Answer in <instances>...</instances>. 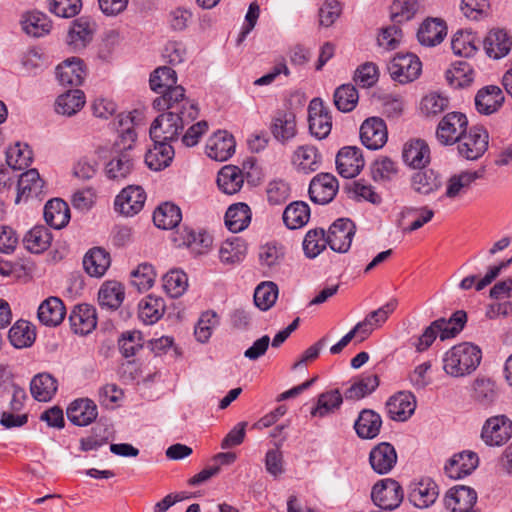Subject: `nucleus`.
<instances>
[{
    "label": "nucleus",
    "mask_w": 512,
    "mask_h": 512,
    "mask_svg": "<svg viewBox=\"0 0 512 512\" xmlns=\"http://www.w3.org/2000/svg\"><path fill=\"white\" fill-rule=\"evenodd\" d=\"M482 359L480 348L469 342L459 343L447 350L442 358L444 372L454 378L473 373Z\"/></svg>",
    "instance_id": "nucleus-1"
},
{
    "label": "nucleus",
    "mask_w": 512,
    "mask_h": 512,
    "mask_svg": "<svg viewBox=\"0 0 512 512\" xmlns=\"http://www.w3.org/2000/svg\"><path fill=\"white\" fill-rule=\"evenodd\" d=\"M136 132L131 127L124 129L116 142L119 152L105 165L106 176L113 181L126 179L134 169V158L130 153L132 144L136 140Z\"/></svg>",
    "instance_id": "nucleus-2"
},
{
    "label": "nucleus",
    "mask_w": 512,
    "mask_h": 512,
    "mask_svg": "<svg viewBox=\"0 0 512 512\" xmlns=\"http://www.w3.org/2000/svg\"><path fill=\"white\" fill-rule=\"evenodd\" d=\"M161 93L162 95L153 101L154 108L185 115L188 120L197 118L198 107L185 97V89L182 86L176 85Z\"/></svg>",
    "instance_id": "nucleus-3"
},
{
    "label": "nucleus",
    "mask_w": 512,
    "mask_h": 512,
    "mask_svg": "<svg viewBox=\"0 0 512 512\" xmlns=\"http://www.w3.org/2000/svg\"><path fill=\"white\" fill-rule=\"evenodd\" d=\"M192 121L182 114L162 113L152 122L149 131L150 137L152 141L172 142L177 140L184 126Z\"/></svg>",
    "instance_id": "nucleus-4"
},
{
    "label": "nucleus",
    "mask_w": 512,
    "mask_h": 512,
    "mask_svg": "<svg viewBox=\"0 0 512 512\" xmlns=\"http://www.w3.org/2000/svg\"><path fill=\"white\" fill-rule=\"evenodd\" d=\"M488 132L483 127H471L456 143L461 157L467 160H477L488 148Z\"/></svg>",
    "instance_id": "nucleus-5"
},
{
    "label": "nucleus",
    "mask_w": 512,
    "mask_h": 512,
    "mask_svg": "<svg viewBox=\"0 0 512 512\" xmlns=\"http://www.w3.org/2000/svg\"><path fill=\"white\" fill-rule=\"evenodd\" d=\"M388 71L393 80L404 84L419 77L422 71V63L415 54H397L389 62Z\"/></svg>",
    "instance_id": "nucleus-6"
},
{
    "label": "nucleus",
    "mask_w": 512,
    "mask_h": 512,
    "mask_svg": "<svg viewBox=\"0 0 512 512\" xmlns=\"http://www.w3.org/2000/svg\"><path fill=\"white\" fill-rule=\"evenodd\" d=\"M371 497L375 505L382 510H394L401 504L404 493L396 480L387 478L373 486Z\"/></svg>",
    "instance_id": "nucleus-7"
},
{
    "label": "nucleus",
    "mask_w": 512,
    "mask_h": 512,
    "mask_svg": "<svg viewBox=\"0 0 512 512\" xmlns=\"http://www.w3.org/2000/svg\"><path fill=\"white\" fill-rule=\"evenodd\" d=\"M468 120L461 112L446 114L439 122L436 137L443 145L455 144L467 132Z\"/></svg>",
    "instance_id": "nucleus-8"
},
{
    "label": "nucleus",
    "mask_w": 512,
    "mask_h": 512,
    "mask_svg": "<svg viewBox=\"0 0 512 512\" xmlns=\"http://www.w3.org/2000/svg\"><path fill=\"white\" fill-rule=\"evenodd\" d=\"M309 130L317 139H325L332 129V117L328 108L319 98L311 100L308 106Z\"/></svg>",
    "instance_id": "nucleus-9"
},
{
    "label": "nucleus",
    "mask_w": 512,
    "mask_h": 512,
    "mask_svg": "<svg viewBox=\"0 0 512 512\" xmlns=\"http://www.w3.org/2000/svg\"><path fill=\"white\" fill-rule=\"evenodd\" d=\"M269 129L277 142L283 145L289 143L298 133L295 113L287 109L277 110L272 116Z\"/></svg>",
    "instance_id": "nucleus-10"
},
{
    "label": "nucleus",
    "mask_w": 512,
    "mask_h": 512,
    "mask_svg": "<svg viewBox=\"0 0 512 512\" xmlns=\"http://www.w3.org/2000/svg\"><path fill=\"white\" fill-rule=\"evenodd\" d=\"M512 436V421L504 415L494 416L486 420L481 438L489 446H501Z\"/></svg>",
    "instance_id": "nucleus-11"
},
{
    "label": "nucleus",
    "mask_w": 512,
    "mask_h": 512,
    "mask_svg": "<svg viewBox=\"0 0 512 512\" xmlns=\"http://www.w3.org/2000/svg\"><path fill=\"white\" fill-rule=\"evenodd\" d=\"M355 229V224L350 219H337L330 226L327 234L330 248L339 253L347 252L351 246Z\"/></svg>",
    "instance_id": "nucleus-12"
},
{
    "label": "nucleus",
    "mask_w": 512,
    "mask_h": 512,
    "mask_svg": "<svg viewBox=\"0 0 512 512\" xmlns=\"http://www.w3.org/2000/svg\"><path fill=\"white\" fill-rule=\"evenodd\" d=\"M388 132L383 119L371 117L366 119L360 127L362 144L370 150H378L387 142Z\"/></svg>",
    "instance_id": "nucleus-13"
},
{
    "label": "nucleus",
    "mask_w": 512,
    "mask_h": 512,
    "mask_svg": "<svg viewBox=\"0 0 512 512\" xmlns=\"http://www.w3.org/2000/svg\"><path fill=\"white\" fill-rule=\"evenodd\" d=\"M338 188V181L334 175L330 173H320L310 182L309 196L312 202L324 205L334 199Z\"/></svg>",
    "instance_id": "nucleus-14"
},
{
    "label": "nucleus",
    "mask_w": 512,
    "mask_h": 512,
    "mask_svg": "<svg viewBox=\"0 0 512 512\" xmlns=\"http://www.w3.org/2000/svg\"><path fill=\"white\" fill-rule=\"evenodd\" d=\"M476 501V491L467 486L450 488L444 497V505L449 512H473Z\"/></svg>",
    "instance_id": "nucleus-15"
},
{
    "label": "nucleus",
    "mask_w": 512,
    "mask_h": 512,
    "mask_svg": "<svg viewBox=\"0 0 512 512\" xmlns=\"http://www.w3.org/2000/svg\"><path fill=\"white\" fill-rule=\"evenodd\" d=\"M146 193L141 186L124 188L115 199V209L126 216L140 212L145 204Z\"/></svg>",
    "instance_id": "nucleus-16"
},
{
    "label": "nucleus",
    "mask_w": 512,
    "mask_h": 512,
    "mask_svg": "<svg viewBox=\"0 0 512 512\" xmlns=\"http://www.w3.org/2000/svg\"><path fill=\"white\" fill-rule=\"evenodd\" d=\"M338 173L344 178L357 176L364 167L361 150L357 147H343L336 156Z\"/></svg>",
    "instance_id": "nucleus-17"
},
{
    "label": "nucleus",
    "mask_w": 512,
    "mask_h": 512,
    "mask_svg": "<svg viewBox=\"0 0 512 512\" xmlns=\"http://www.w3.org/2000/svg\"><path fill=\"white\" fill-rule=\"evenodd\" d=\"M483 48L489 58L498 60L510 52L512 37L505 29H491L483 40Z\"/></svg>",
    "instance_id": "nucleus-18"
},
{
    "label": "nucleus",
    "mask_w": 512,
    "mask_h": 512,
    "mask_svg": "<svg viewBox=\"0 0 512 512\" xmlns=\"http://www.w3.org/2000/svg\"><path fill=\"white\" fill-rule=\"evenodd\" d=\"M369 462L376 473L380 475L389 473L397 463L394 446L388 442L379 443L370 451Z\"/></svg>",
    "instance_id": "nucleus-19"
},
{
    "label": "nucleus",
    "mask_w": 512,
    "mask_h": 512,
    "mask_svg": "<svg viewBox=\"0 0 512 512\" xmlns=\"http://www.w3.org/2000/svg\"><path fill=\"white\" fill-rule=\"evenodd\" d=\"M234 137L227 131H218L214 133L207 141L206 153L216 161H226L235 152Z\"/></svg>",
    "instance_id": "nucleus-20"
},
{
    "label": "nucleus",
    "mask_w": 512,
    "mask_h": 512,
    "mask_svg": "<svg viewBox=\"0 0 512 512\" xmlns=\"http://www.w3.org/2000/svg\"><path fill=\"white\" fill-rule=\"evenodd\" d=\"M478 455L473 451L454 454L445 465V472L451 479H460L470 475L478 466Z\"/></svg>",
    "instance_id": "nucleus-21"
},
{
    "label": "nucleus",
    "mask_w": 512,
    "mask_h": 512,
    "mask_svg": "<svg viewBox=\"0 0 512 512\" xmlns=\"http://www.w3.org/2000/svg\"><path fill=\"white\" fill-rule=\"evenodd\" d=\"M44 181L40 178L36 169H30L22 173L18 180L16 203L29 199H37L43 193Z\"/></svg>",
    "instance_id": "nucleus-22"
},
{
    "label": "nucleus",
    "mask_w": 512,
    "mask_h": 512,
    "mask_svg": "<svg viewBox=\"0 0 512 512\" xmlns=\"http://www.w3.org/2000/svg\"><path fill=\"white\" fill-rule=\"evenodd\" d=\"M439 495L437 484L430 478H422L411 485L409 500L418 508L432 505Z\"/></svg>",
    "instance_id": "nucleus-23"
},
{
    "label": "nucleus",
    "mask_w": 512,
    "mask_h": 512,
    "mask_svg": "<svg viewBox=\"0 0 512 512\" xmlns=\"http://www.w3.org/2000/svg\"><path fill=\"white\" fill-rule=\"evenodd\" d=\"M69 321L74 333L87 335L96 328V310L88 304L78 305L71 312Z\"/></svg>",
    "instance_id": "nucleus-24"
},
{
    "label": "nucleus",
    "mask_w": 512,
    "mask_h": 512,
    "mask_svg": "<svg viewBox=\"0 0 512 512\" xmlns=\"http://www.w3.org/2000/svg\"><path fill=\"white\" fill-rule=\"evenodd\" d=\"M416 401L411 393L399 392L389 398L386 410L389 417L396 421L407 420L415 411Z\"/></svg>",
    "instance_id": "nucleus-25"
},
{
    "label": "nucleus",
    "mask_w": 512,
    "mask_h": 512,
    "mask_svg": "<svg viewBox=\"0 0 512 512\" xmlns=\"http://www.w3.org/2000/svg\"><path fill=\"white\" fill-rule=\"evenodd\" d=\"M98 415L96 404L88 399H77L67 408V417L70 422L77 426L91 424Z\"/></svg>",
    "instance_id": "nucleus-26"
},
{
    "label": "nucleus",
    "mask_w": 512,
    "mask_h": 512,
    "mask_svg": "<svg viewBox=\"0 0 512 512\" xmlns=\"http://www.w3.org/2000/svg\"><path fill=\"white\" fill-rule=\"evenodd\" d=\"M504 94L499 86L489 85L478 91L475 96V106L482 114L496 112L504 102Z\"/></svg>",
    "instance_id": "nucleus-27"
},
{
    "label": "nucleus",
    "mask_w": 512,
    "mask_h": 512,
    "mask_svg": "<svg viewBox=\"0 0 512 512\" xmlns=\"http://www.w3.org/2000/svg\"><path fill=\"white\" fill-rule=\"evenodd\" d=\"M56 75L61 85L79 86L84 81L86 71L81 59L71 58L57 66Z\"/></svg>",
    "instance_id": "nucleus-28"
},
{
    "label": "nucleus",
    "mask_w": 512,
    "mask_h": 512,
    "mask_svg": "<svg viewBox=\"0 0 512 512\" xmlns=\"http://www.w3.org/2000/svg\"><path fill=\"white\" fill-rule=\"evenodd\" d=\"M37 314L42 324L54 327L62 323L66 309L60 298L51 296L40 304Z\"/></svg>",
    "instance_id": "nucleus-29"
},
{
    "label": "nucleus",
    "mask_w": 512,
    "mask_h": 512,
    "mask_svg": "<svg viewBox=\"0 0 512 512\" xmlns=\"http://www.w3.org/2000/svg\"><path fill=\"white\" fill-rule=\"evenodd\" d=\"M402 157L413 168H424L430 162V149L421 139L411 140L404 145Z\"/></svg>",
    "instance_id": "nucleus-30"
},
{
    "label": "nucleus",
    "mask_w": 512,
    "mask_h": 512,
    "mask_svg": "<svg viewBox=\"0 0 512 512\" xmlns=\"http://www.w3.org/2000/svg\"><path fill=\"white\" fill-rule=\"evenodd\" d=\"M153 142V147L145 155V163L150 169L159 171L170 165L174 157V149L170 142Z\"/></svg>",
    "instance_id": "nucleus-31"
},
{
    "label": "nucleus",
    "mask_w": 512,
    "mask_h": 512,
    "mask_svg": "<svg viewBox=\"0 0 512 512\" xmlns=\"http://www.w3.org/2000/svg\"><path fill=\"white\" fill-rule=\"evenodd\" d=\"M110 254L101 247L90 249L83 258V267L92 277H102L110 267Z\"/></svg>",
    "instance_id": "nucleus-32"
},
{
    "label": "nucleus",
    "mask_w": 512,
    "mask_h": 512,
    "mask_svg": "<svg viewBox=\"0 0 512 512\" xmlns=\"http://www.w3.org/2000/svg\"><path fill=\"white\" fill-rule=\"evenodd\" d=\"M447 34V27L440 19H426L418 29L417 38L422 45L431 47L440 44Z\"/></svg>",
    "instance_id": "nucleus-33"
},
{
    "label": "nucleus",
    "mask_w": 512,
    "mask_h": 512,
    "mask_svg": "<svg viewBox=\"0 0 512 512\" xmlns=\"http://www.w3.org/2000/svg\"><path fill=\"white\" fill-rule=\"evenodd\" d=\"M466 322V312L458 310L449 319L439 318L433 321V327L436 328L440 340L444 341L456 337L463 330Z\"/></svg>",
    "instance_id": "nucleus-34"
},
{
    "label": "nucleus",
    "mask_w": 512,
    "mask_h": 512,
    "mask_svg": "<svg viewBox=\"0 0 512 512\" xmlns=\"http://www.w3.org/2000/svg\"><path fill=\"white\" fill-rule=\"evenodd\" d=\"M44 219L54 229L65 227L70 220V209L62 199L49 200L44 207Z\"/></svg>",
    "instance_id": "nucleus-35"
},
{
    "label": "nucleus",
    "mask_w": 512,
    "mask_h": 512,
    "mask_svg": "<svg viewBox=\"0 0 512 512\" xmlns=\"http://www.w3.org/2000/svg\"><path fill=\"white\" fill-rule=\"evenodd\" d=\"M292 163L303 173H311L319 169L321 156L312 145L299 146L293 153Z\"/></svg>",
    "instance_id": "nucleus-36"
},
{
    "label": "nucleus",
    "mask_w": 512,
    "mask_h": 512,
    "mask_svg": "<svg viewBox=\"0 0 512 512\" xmlns=\"http://www.w3.org/2000/svg\"><path fill=\"white\" fill-rule=\"evenodd\" d=\"M381 426L380 415L369 409H364L354 424L357 435L362 439L375 438L379 434Z\"/></svg>",
    "instance_id": "nucleus-37"
},
{
    "label": "nucleus",
    "mask_w": 512,
    "mask_h": 512,
    "mask_svg": "<svg viewBox=\"0 0 512 512\" xmlns=\"http://www.w3.org/2000/svg\"><path fill=\"white\" fill-rule=\"evenodd\" d=\"M57 380L49 373H39L30 383V391L33 398L40 402L52 399L57 391Z\"/></svg>",
    "instance_id": "nucleus-38"
},
{
    "label": "nucleus",
    "mask_w": 512,
    "mask_h": 512,
    "mask_svg": "<svg viewBox=\"0 0 512 512\" xmlns=\"http://www.w3.org/2000/svg\"><path fill=\"white\" fill-rule=\"evenodd\" d=\"M125 297L124 287L117 281H107L102 284L98 293V302L101 307L116 310Z\"/></svg>",
    "instance_id": "nucleus-39"
},
{
    "label": "nucleus",
    "mask_w": 512,
    "mask_h": 512,
    "mask_svg": "<svg viewBox=\"0 0 512 512\" xmlns=\"http://www.w3.org/2000/svg\"><path fill=\"white\" fill-rule=\"evenodd\" d=\"M412 188L419 194L429 195L440 189L442 178L432 169L421 170L412 176Z\"/></svg>",
    "instance_id": "nucleus-40"
},
{
    "label": "nucleus",
    "mask_w": 512,
    "mask_h": 512,
    "mask_svg": "<svg viewBox=\"0 0 512 512\" xmlns=\"http://www.w3.org/2000/svg\"><path fill=\"white\" fill-rule=\"evenodd\" d=\"M182 213L180 208L170 202L161 204L153 214L154 224L163 230L173 229L180 223Z\"/></svg>",
    "instance_id": "nucleus-41"
},
{
    "label": "nucleus",
    "mask_w": 512,
    "mask_h": 512,
    "mask_svg": "<svg viewBox=\"0 0 512 512\" xmlns=\"http://www.w3.org/2000/svg\"><path fill=\"white\" fill-rule=\"evenodd\" d=\"M165 308L163 298L150 294L139 303L138 315L145 324L151 325L161 319Z\"/></svg>",
    "instance_id": "nucleus-42"
},
{
    "label": "nucleus",
    "mask_w": 512,
    "mask_h": 512,
    "mask_svg": "<svg viewBox=\"0 0 512 512\" xmlns=\"http://www.w3.org/2000/svg\"><path fill=\"white\" fill-rule=\"evenodd\" d=\"M244 182L242 171L233 165L224 166L218 173L217 184L225 194L237 193Z\"/></svg>",
    "instance_id": "nucleus-43"
},
{
    "label": "nucleus",
    "mask_w": 512,
    "mask_h": 512,
    "mask_svg": "<svg viewBox=\"0 0 512 512\" xmlns=\"http://www.w3.org/2000/svg\"><path fill=\"white\" fill-rule=\"evenodd\" d=\"M250 220V208L245 203H236L231 205L225 214V224L233 233H238L244 230L250 223Z\"/></svg>",
    "instance_id": "nucleus-44"
},
{
    "label": "nucleus",
    "mask_w": 512,
    "mask_h": 512,
    "mask_svg": "<svg viewBox=\"0 0 512 512\" xmlns=\"http://www.w3.org/2000/svg\"><path fill=\"white\" fill-rule=\"evenodd\" d=\"M22 29L27 35L33 37H42L51 30V22L46 14L33 11L23 16L21 21Z\"/></svg>",
    "instance_id": "nucleus-45"
},
{
    "label": "nucleus",
    "mask_w": 512,
    "mask_h": 512,
    "mask_svg": "<svg viewBox=\"0 0 512 512\" xmlns=\"http://www.w3.org/2000/svg\"><path fill=\"white\" fill-rule=\"evenodd\" d=\"M483 176V170L480 171H464L460 174L453 175L447 182L445 196L448 198H456L464 193L471 184Z\"/></svg>",
    "instance_id": "nucleus-46"
},
{
    "label": "nucleus",
    "mask_w": 512,
    "mask_h": 512,
    "mask_svg": "<svg viewBox=\"0 0 512 512\" xmlns=\"http://www.w3.org/2000/svg\"><path fill=\"white\" fill-rule=\"evenodd\" d=\"M379 377L376 374L362 375L355 379L353 384L345 391L347 400H359L376 390L379 386Z\"/></svg>",
    "instance_id": "nucleus-47"
},
{
    "label": "nucleus",
    "mask_w": 512,
    "mask_h": 512,
    "mask_svg": "<svg viewBox=\"0 0 512 512\" xmlns=\"http://www.w3.org/2000/svg\"><path fill=\"white\" fill-rule=\"evenodd\" d=\"M310 219V208L303 201L290 203L283 212V221L289 229L303 227Z\"/></svg>",
    "instance_id": "nucleus-48"
},
{
    "label": "nucleus",
    "mask_w": 512,
    "mask_h": 512,
    "mask_svg": "<svg viewBox=\"0 0 512 512\" xmlns=\"http://www.w3.org/2000/svg\"><path fill=\"white\" fill-rule=\"evenodd\" d=\"M93 26L86 17L76 19L69 30V44L76 49L84 48L92 39Z\"/></svg>",
    "instance_id": "nucleus-49"
},
{
    "label": "nucleus",
    "mask_w": 512,
    "mask_h": 512,
    "mask_svg": "<svg viewBox=\"0 0 512 512\" xmlns=\"http://www.w3.org/2000/svg\"><path fill=\"white\" fill-rule=\"evenodd\" d=\"M85 104V95L82 90L73 89L61 94L56 100V112L58 114L73 116Z\"/></svg>",
    "instance_id": "nucleus-50"
},
{
    "label": "nucleus",
    "mask_w": 512,
    "mask_h": 512,
    "mask_svg": "<svg viewBox=\"0 0 512 512\" xmlns=\"http://www.w3.org/2000/svg\"><path fill=\"white\" fill-rule=\"evenodd\" d=\"M445 77L454 88H463L473 82L474 71L467 61H457L446 71Z\"/></svg>",
    "instance_id": "nucleus-51"
},
{
    "label": "nucleus",
    "mask_w": 512,
    "mask_h": 512,
    "mask_svg": "<svg viewBox=\"0 0 512 512\" xmlns=\"http://www.w3.org/2000/svg\"><path fill=\"white\" fill-rule=\"evenodd\" d=\"M51 240L52 235L48 228L35 226L25 234L23 244L31 253H41L48 249Z\"/></svg>",
    "instance_id": "nucleus-52"
},
{
    "label": "nucleus",
    "mask_w": 512,
    "mask_h": 512,
    "mask_svg": "<svg viewBox=\"0 0 512 512\" xmlns=\"http://www.w3.org/2000/svg\"><path fill=\"white\" fill-rule=\"evenodd\" d=\"M182 244L193 253L201 255L206 253L212 245V237L206 232H195L193 229L184 228L181 232Z\"/></svg>",
    "instance_id": "nucleus-53"
},
{
    "label": "nucleus",
    "mask_w": 512,
    "mask_h": 512,
    "mask_svg": "<svg viewBox=\"0 0 512 512\" xmlns=\"http://www.w3.org/2000/svg\"><path fill=\"white\" fill-rule=\"evenodd\" d=\"M246 244L243 240L236 237L226 240L220 247L219 257L225 264H236L241 262L246 254Z\"/></svg>",
    "instance_id": "nucleus-54"
},
{
    "label": "nucleus",
    "mask_w": 512,
    "mask_h": 512,
    "mask_svg": "<svg viewBox=\"0 0 512 512\" xmlns=\"http://www.w3.org/2000/svg\"><path fill=\"white\" fill-rule=\"evenodd\" d=\"M334 104L336 108L344 113L351 112L357 105L359 94L352 84H342L334 92Z\"/></svg>",
    "instance_id": "nucleus-55"
},
{
    "label": "nucleus",
    "mask_w": 512,
    "mask_h": 512,
    "mask_svg": "<svg viewBox=\"0 0 512 512\" xmlns=\"http://www.w3.org/2000/svg\"><path fill=\"white\" fill-rule=\"evenodd\" d=\"M451 48L455 55L471 57L477 51L476 36L471 31H458L453 35Z\"/></svg>",
    "instance_id": "nucleus-56"
},
{
    "label": "nucleus",
    "mask_w": 512,
    "mask_h": 512,
    "mask_svg": "<svg viewBox=\"0 0 512 512\" xmlns=\"http://www.w3.org/2000/svg\"><path fill=\"white\" fill-rule=\"evenodd\" d=\"M328 245L327 235L322 228L309 230L303 240V250L308 258L317 257Z\"/></svg>",
    "instance_id": "nucleus-57"
},
{
    "label": "nucleus",
    "mask_w": 512,
    "mask_h": 512,
    "mask_svg": "<svg viewBox=\"0 0 512 512\" xmlns=\"http://www.w3.org/2000/svg\"><path fill=\"white\" fill-rule=\"evenodd\" d=\"M8 338L15 348L29 347L35 341V332L26 321H17L9 330Z\"/></svg>",
    "instance_id": "nucleus-58"
},
{
    "label": "nucleus",
    "mask_w": 512,
    "mask_h": 512,
    "mask_svg": "<svg viewBox=\"0 0 512 512\" xmlns=\"http://www.w3.org/2000/svg\"><path fill=\"white\" fill-rule=\"evenodd\" d=\"M6 161L14 170L27 168L32 162V150L26 144L16 143L7 150Z\"/></svg>",
    "instance_id": "nucleus-59"
},
{
    "label": "nucleus",
    "mask_w": 512,
    "mask_h": 512,
    "mask_svg": "<svg viewBox=\"0 0 512 512\" xmlns=\"http://www.w3.org/2000/svg\"><path fill=\"white\" fill-rule=\"evenodd\" d=\"M278 297V286L274 282L259 284L254 292V303L262 311L270 309Z\"/></svg>",
    "instance_id": "nucleus-60"
},
{
    "label": "nucleus",
    "mask_w": 512,
    "mask_h": 512,
    "mask_svg": "<svg viewBox=\"0 0 512 512\" xmlns=\"http://www.w3.org/2000/svg\"><path fill=\"white\" fill-rule=\"evenodd\" d=\"M188 287V277L183 271L171 270L163 277V288L172 298H178Z\"/></svg>",
    "instance_id": "nucleus-61"
},
{
    "label": "nucleus",
    "mask_w": 512,
    "mask_h": 512,
    "mask_svg": "<svg viewBox=\"0 0 512 512\" xmlns=\"http://www.w3.org/2000/svg\"><path fill=\"white\" fill-rule=\"evenodd\" d=\"M150 87L155 92H162L176 86V72L167 66L158 67L150 76Z\"/></svg>",
    "instance_id": "nucleus-62"
},
{
    "label": "nucleus",
    "mask_w": 512,
    "mask_h": 512,
    "mask_svg": "<svg viewBox=\"0 0 512 512\" xmlns=\"http://www.w3.org/2000/svg\"><path fill=\"white\" fill-rule=\"evenodd\" d=\"M343 398L338 390H331L319 395L317 406L312 409L313 416L324 417L325 415L338 409L342 404Z\"/></svg>",
    "instance_id": "nucleus-63"
},
{
    "label": "nucleus",
    "mask_w": 512,
    "mask_h": 512,
    "mask_svg": "<svg viewBox=\"0 0 512 512\" xmlns=\"http://www.w3.org/2000/svg\"><path fill=\"white\" fill-rule=\"evenodd\" d=\"M473 397L483 406L491 405L497 397L495 383L490 379L477 378L473 384Z\"/></svg>",
    "instance_id": "nucleus-64"
}]
</instances>
